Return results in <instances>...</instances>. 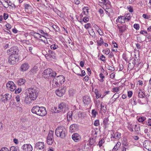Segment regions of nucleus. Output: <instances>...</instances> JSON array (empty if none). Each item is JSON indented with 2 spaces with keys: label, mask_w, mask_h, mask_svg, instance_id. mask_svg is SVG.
<instances>
[{
  "label": "nucleus",
  "mask_w": 151,
  "mask_h": 151,
  "mask_svg": "<svg viewBox=\"0 0 151 151\" xmlns=\"http://www.w3.org/2000/svg\"><path fill=\"white\" fill-rule=\"evenodd\" d=\"M72 138L75 141L77 142L80 139V136L78 134L75 133L72 135Z\"/></svg>",
  "instance_id": "obj_22"
},
{
  "label": "nucleus",
  "mask_w": 151,
  "mask_h": 151,
  "mask_svg": "<svg viewBox=\"0 0 151 151\" xmlns=\"http://www.w3.org/2000/svg\"><path fill=\"white\" fill-rule=\"evenodd\" d=\"M15 98L16 101L17 102H19L20 101V96H19V95H17L15 97Z\"/></svg>",
  "instance_id": "obj_62"
},
{
  "label": "nucleus",
  "mask_w": 151,
  "mask_h": 151,
  "mask_svg": "<svg viewBox=\"0 0 151 151\" xmlns=\"http://www.w3.org/2000/svg\"><path fill=\"white\" fill-rule=\"evenodd\" d=\"M73 112L72 111H69L68 113V120L70 121L72 118Z\"/></svg>",
  "instance_id": "obj_29"
},
{
  "label": "nucleus",
  "mask_w": 151,
  "mask_h": 151,
  "mask_svg": "<svg viewBox=\"0 0 151 151\" xmlns=\"http://www.w3.org/2000/svg\"><path fill=\"white\" fill-rule=\"evenodd\" d=\"M134 126L133 125H132V124H130L128 125V129L131 132H133L134 131L133 129L134 128Z\"/></svg>",
  "instance_id": "obj_43"
},
{
  "label": "nucleus",
  "mask_w": 151,
  "mask_h": 151,
  "mask_svg": "<svg viewBox=\"0 0 151 151\" xmlns=\"http://www.w3.org/2000/svg\"><path fill=\"white\" fill-rule=\"evenodd\" d=\"M21 91V88H18V89L15 90V93H19Z\"/></svg>",
  "instance_id": "obj_54"
},
{
  "label": "nucleus",
  "mask_w": 151,
  "mask_h": 151,
  "mask_svg": "<svg viewBox=\"0 0 151 151\" xmlns=\"http://www.w3.org/2000/svg\"><path fill=\"white\" fill-rule=\"evenodd\" d=\"M91 99L89 96H86L83 97V101L85 104L87 105L90 104Z\"/></svg>",
  "instance_id": "obj_13"
},
{
  "label": "nucleus",
  "mask_w": 151,
  "mask_h": 151,
  "mask_svg": "<svg viewBox=\"0 0 151 151\" xmlns=\"http://www.w3.org/2000/svg\"><path fill=\"white\" fill-rule=\"evenodd\" d=\"M88 7H84L83 9L84 14L86 15H87L88 14Z\"/></svg>",
  "instance_id": "obj_40"
},
{
  "label": "nucleus",
  "mask_w": 151,
  "mask_h": 151,
  "mask_svg": "<svg viewBox=\"0 0 151 151\" xmlns=\"http://www.w3.org/2000/svg\"><path fill=\"white\" fill-rule=\"evenodd\" d=\"M133 27L136 30H138L139 28V24H135L134 25Z\"/></svg>",
  "instance_id": "obj_53"
},
{
  "label": "nucleus",
  "mask_w": 151,
  "mask_h": 151,
  "mask_svg": "<svg viewBox=\"0 0 151 151\" xmlns=\"http://www.w3.org/2000/svg\"><path fill=\"white\" fill-rule=\"evenodd\" d=\"M55 134L57 137L64 139L66 135V130L63 127H59L55 129Z\"/></svg>",
  "instance_id": "obj_4"
},
{
  "label": "nucleus",
  "mask_w": 151,
  "mask_h": 151,
  "mask_svg": "<svg viewBox=\"0 0 151 151\" xmlns=\"http://www.w3.org/2000/svg\"><path fill=\"white\" fill-rule=\"evenodd\" d=\"M8 17V15L7 14L4 13V14L3 17L5 20L7 19Z\"/></svg>",
  "instance_id": "obj_61"
},
{
  "label": "nucleus",
  "mask_w": 151,
  "mask_h": 151,
  "mask_svg": "<svg viewBox=\"0 0 151 151\" xmlns=\"http://www.w3.org/2000/svg\"><path fill=\"white\" fill-rule=\"evenodd\" d=\"M121 133L116 132L114 134L113 136V138L116 139H119L121 137Z\"/></svg>",
  "instance_id": "obj_30"
},
{
  "label": "nucleus",
  "mask_w": 151,
  "mask_h": 151,
  "mask_svg": "<svg viewBox=\"0 0 151 151\" xmlns=\"http://www.w3.org/2000/svg\"><path fill=\"white\" fill-rule=\"evenodd\" d=\"M96 42L97 44H98V46H101V45L104 43L103 40L101 37L100 38L99 40H97Z\"/></svg>",
  "instance_id": "obj_36"
},
{
  "label": "nucleus",
  "mask_w": 151,
  "mask_h": 151,
  "mask_svg": "<svg viewBox=\"0 0 151 151\" xmlns=\"http://www.w3.org/2000/svg\"><path fill=\"white\" fill-rule=\"evenodd\" d=\"M45 146L44 143L43 142H38L35 144V147L37 149L42 150L44 148Z\"/></svg>",
  "instance_id": "obj_12"
},
{
  "label": "nucleus",
  "mask_w": 151,
  "mask_h": 151,
  "mask_svg": "<svg viewBox=\"0 0 151 151\" xmlns=\"http://www.w3.org/2000/svg\"><path fill=\"white\" fill-rule=\"evenodd\" d=\"M68 109L67 105L65 103L61 102L59 105L58 107H55L54 112L55 113H59L62 112L65 113Z\"/></svg>",
  "instance_id": "obj_6"
},
{
  "label": "nucleus",
  "mask_w": 151,
  "mask_h": 151,
  "mask_svg": "<svg viewBox=\"0 0 151 151\" xmlns=\"http://www.w3.org/2000/svg\"><path fill=\"white\" fill-rule=\"evenodd\" d=\"M81 74H80V76H85L86 74L85 71L84 70H82L81 71Z\"/></svg>",
  "instance_id": "obj_60"
},
{
  "label": "nucleus",
  "mask_w": 151,
  "mask_h": 151,
  "mask_svg": "<svg viewBox=\"0 0 151 151\" xmlns=\"http://www.w3.org/2000/svg\"><path fill=\"white\" fill-rule=\"evenodd\" d=\"M94 125L96 126H98L99 124V120H96L94 123Z\"/></svg>",
  "instance_id": "obj_51"
},
{
  "label": "nucleus",
  "mask_w": 151,
  "mask_h": 151,
  "mask_svg": "<svg viewBox=\"0 0 151 151\" xmlns=\"http://www.w3.org/2000/svg\"><path fill=\"white\" fill-rule=\"evenodd\" d=\"M18 85L21 86L24 85L25 83V80L23 78H20L19 79L17 82Z\"/></svg>",
  "instance_id": "obj_23"
},
{
  "label": "nucleus",
  "mask_w": 151,
  "mask_h": 151,
  "mask_svg": "<svg viewBox=\"0 0 151 151\" xmlns=\"http://www.w3.org/2000/svg\"><path fill=\"white\" fill-rule=\"evenodd\" d=\"M109 119L108 118H106L104 119L103 121V124L104 125L105 129L108 127L109 125Z\"/></svg>",
  "instance_id": "obj_24"
},
{
  "label": "nucleus",
  "mask_w": 151,
  "mask_h": 151,
  "mask_svg": "<svg viewBox=\"0 0 151 151\" xmlns=\"http://www.w3.org/2000/svg\"><path fill=\"white\" fill-rule=\"evenodd\" d=\"M17 55H11L9 58L8 63L10 65H14L16 63Z\"/></svg>",
  "instance_id": "obj_8"
},
{
  "label": "nucleus",
  "mask_w": 151,
  "mask_h": 151,
  "mask_svg": "<svg viewBox=\"0 0 151 151\" xmlns=\"http://www.w3.org/2000/svg\"><path fill=\"white\" fill-rule=\"evenodd\" d=\"M16 88V87L14 85H13V86H12L11 88H10L9 89L10 90V91H14L15 90Z\"/></svg>",
  "instance_id": "obj_58"
},
{
  "label": "nucleus",
  "mask_w": 151,
  "mask_h": 151,
  "mask_svg": "<svg viewBox=\"0 0 151 151\" xmlns=\"http://www.w3.org/2000/svg\"><path fill=\"white\" fill-rule=\"evenodd\" d=\"M38 31L40 33L42 34L43 35H42V36L44 38H46V37H45V36H47L48 34L47 33L44 32L43 30H39Z\"/></svg>",
  "instance_id": "obj_35"
},
{
  "label": "nucleus",
  "mask_w": 151,
  "mask_h": 151,
  "mask_svg": "<svg viewBox=\"0 0 151 151\" xmlns=\"http://www.w3.org/2000/svg\"><path fill=\"white\" fill-rule=\"evenodd\" d=\"M24 102L26 104H29L30 103V102L29 101V99L28 96H27L25 98Z\"/></svg>",
  "instance_id": "obj_47"
},
{
  "label": "nucleus",
  "mask_w": 151,
  "mask_h": 151,
  "mask_svg": "<svg viewBox=\"0 0 151 151\" xmlns=\"http://www.w3.org/2000/svg\"><path fill=\"white\" fill-rule=\"evenodd\" d=\"M144 147L149 151H151V142L149 140H145L144 142Z\"/></svg>",
  "instance_id": "obj_11"
},
{
  "label": "nucleus",
  "mask_w": 151,
  "mask_h": 151,
  "mask_svg": "<svg viewBox=\"0 0 151 151\" xmlns=\"http://www.w3.org/2000/svg\"><path fill=\"white\" fill-rule=\"evenodd\" d=\"M138 95L139 98H143L145 96V94L141 90H139L138 93Z\"/></svg>",
  "instance_id": "obj_31"
},
{
  "label": "nucleus",
  "mask_w": 151,
  "mask_h": 151,
  "mask_svg": "<svg viewBox=\"0 0 151 151\" xmlns=\"http://www.w3.org/2000/svg\"><path fill=\"white\" fill-rule=\"evenodd\" d=\"M101 110L104 113L106 112V107H104V106H102L101 104Z\"/></svg>",
  "instance_id": "obj_50"
},
{
  "label": "nucleus",
  "mask_w": 151,
  "mask_h": 151,
  "mask_svg": "<svg viewBox=\"0 0 151 151\" xmlns=\"http://www.w3.org/2000/svg\"><path fill=\"white\" fill-rule=\"evenodd\" d=\"M31 111L32 113L40 116H44L47 113L45 107L43 106L40 107L37 105L33 106Z\"/></svg>",
  "instance_id": "obj_1"
},
{
  "label": "nucleus",
  "mask_w": 151,
  "mask_h": 151,
  "mask_svg": "<svg viewBox=\"0 0 151 151\" xmlns=\"http://www.w3.org/2000/svg\"><path fill=\"white\" fill-rule=\"evenodd\" d=\"M57 73L51 69L48 68L45 70L42 73V76L46 79H49L55 76Z\"/></svg>",
  "instance_id": "obj_5"
},
{
  "label": "nucleus",
  "mask_w": 151,
  "mask_h": 151,
  "mask_svg": "<svg viewBox=\"0 0 151 151\" xmlns=\"http://www.w3.org/2000/svg\"><path fill=\"white\" fill-rule=\"evenodd\" d=\"M53 131L50 130L47 137V142L49 145H52L54 141Z\"/></svg>",
  "instance_id": "obj_7"
},
{
  "label": "nucleus",
  "mask_w": 151,
  "mask_h": 151,
  "mask_svg": "<svg viewBox=\"0 0 151 151\" xmlns=\"http://www.w3.org/2000/svg\"><path fill=\"white\" fill-rule=\"evenodd\" d=\"M134 131L137 134H139L140 132V129L139 125H135L134 126Z\"/></svg>",
  "instance_id": "obj_25"
},
{
  "label": "nucleus",
  "mask_w": 151,
  "mask_h": 151,
  "mask_svg": "<svg viewBox=\"0 0 151 151\" xmlns=\"http://www.w3.org/2000/svg\"><path fill=\"white\" fill-rule=\"evenodd\" d=\"M48 52L49 53L50 55H51L50 56L53 59H55V54L54 52L49 50L48 51Z\"/></svg>",
  "instance_id": "obj_32"
},
{
  "label": "nucleus",
  "mask_w": 151,
  "mask_h": 151,
  "mask_svg": "<svg viewBox=\"0 0 151 151\" xmlns=\"http://www.w3.org/2000/svg\"><path fill=\"white\" fill-rule=\"evenodd\" d=\"M9 52L10 54H11V55H17L18 53V51L17 49L16 48V47H13L11 48L9 50Z\"/></svg>",
  "instance_id": "obj_15"
},
{
  "label": "nucleus",
  "mask_w": 151,
  "mask_h": 151,
  "mask_svg": "<svg viewBox=\"0 0 151 151\" xmlns=\"http://www.w3.org/2000/svg\"><path fill=\"white\" fill-rule=\"evenodd\" d=\"M91 147L92 146H91V145H90V144L88 143V141L84 145V149H89L90 148H91Z\"/></svg>",
  "instance_id": "obj_42"
},
{
  "label": "nucleus",
  "mask_w": 151,
  "mask_h": 151,
  "mask_svg": "<svg viewBox=\"0 0 151 151\" xmlns=\"http://www.w3.org/2000/svg\"><path fill=\"white\" fill-rule=\"evenodd\" d=\"M97 114V112L95 110V109H93L92 111V114L93 115V116L94 117L96 116V114Z\"/></svg>",
  "instance_id": "obj_52"
},
{
  "label": "nucleus",
  "mask_w": 151,
  "mask_h": 151,
  "mask_svg": "<svg viewBox=\"0 0 151 151\" xmlns=\"http://www.w3.org/2000/svg\"><path fill=\"white\" fill-rule=\"evenodd\" d=\"M29 97L31 101L35 100L37 98L39 92V88H29L28 89Z\"/></svg>",
  "instance_id": "obj_3"
},
{
  "label": "nucleus",
  "mask_w": 151,
  "mask_h": 151,
  "mask_svg": "<svg viewBox=\"0 0 151 151\" xmlns=\"http://www.w3.org/2000/svg\"><path fill=\"white\" fill-rule=\"evenodd\" d=\"M66 88L64 87L60 90H58L56 91V94L59 96H62L65 92Z\"/></svg>",
  "instance_id": "obj_10"
},
{
  "label": "nucleus",
  "mask_w": 151,
  "mask_h": 151,
  "mask_svg": "<svg viewBox=\"0 0 151 151\" xmlns=\"http://www.w3.org/2000/svg\"><path fill=\"white\" fill-rule=\"evenodd\" d=\"M88 142V143L90 144V145H91V146L92 145H94L96 142L95 139L93 138H90Z\"/></svg>",
  "instance_id": "obj_27"
},
{
  "label": "nucleus",
  "mask_w": 151,
  "mask_h": 151,
  "mask_svg": "<svg viewBox=\"0 0 151 151\" xmlns=\"http://www.w3.org/2000/svg\"><path fill=\"white\" fill-rule=\"evenodd\" d=\"M37 71V68L36 66H34L30 70V72L33 74H35L36 73Z\"/></svg>",
  "instance_id": "obj_37"
},
{
  "label": "nucleus",
  "mask_w": 151,
  "mask_h": 151,
  "mask_svg": "<svg viewBox=\"0 0 151 151\" xmlns=\"http://www.w3.org/2000/svg\"><path fill=\"white\" fill-rule=\"evenodd\" d=\"M13 85H14V83L12 81H9L7 83L6 87L8 89H9Z\"/></svg>",
  "instance_id": "obj_33"
},
{
  "label": "nucleus",
  "mask_w": 151,
  "mask_h": 151,
  "mask_svg": "<svg viewBox=\"0 0 151 151\" xmlns=\"http://www.w3.org/2000/svg\"><path fill=\"white\" fill-rule=\"evenodd\" d=\"M65 77L63 75H60L55 77L52 82V86L56 88L60 86L65 81Z\"/></svg>",
  "instance_id": "obj_2"
},
{
  "label": "nucleus",
  "mask_w": 151,
  "mask_h": 151,
  "mask_svg": "<svg viewBox=\"0 0 151 151\" xmlns=\"http://www.w3.org/2000/svg\"><path fill=\"white\" fill-rule=\"evenodd\" d=\"M75 73L77 75L80 76V73L81 71V69L79 67H78L75 68L74 69Z\"/></svg>",
  "instance_id": "obj_28"
},
{
  "label": "nucleus",
  "mask_w": 151,
  "mask_h": 151,
  "mask_svg": "<svg viewBox=\"0 0 151 151\" xmlns=\"http://www.w3.org/2000/svg\"><path fill=\"white\" fill-rule=\"evenodd\" d=\"M121 144V143L120 142H118L117 144L114 146L113 150H117L118 148L120 147Z\"/></svg>",
  "instance_id": "obj_39"
},
{
  "label": "nucleus",
  "mask_w": 151,
  "mask_h": 151,
  "mask_svg": "<svg viewBox=\"0 0 151 151\" xmlns=\"http://www.w3.org/2000/svg\"><path fill=\"white\" fill-rule=\"evenodd\" d=\"M84 27L86 29H88L89 28H91V24L90 23H88L87 24H85L84 25Z\"/></svg>",
  "instance_id": "obj_48"
},
{
  "label": "nucleus",
  "mask_w": 151,
  "mask_h": 151,
  "mask_svg": "<svg viewBox=\"0 0 151 151\" xmlns=\"http://www.w3.org/2000/svg\"><path fill=\"white\" fill-rule=\"evenodd\" d=\"M118 28L119 29V32L121 35L122 34L123 32L125 31L127 29V27L126 25H123L121 26H118Z\"/></svg>",
  "instance_id": "obj_14"
},
{
  "label": "nucleus",
  "mask_w": 151,
  "mask_h": 151,
  "mask_svg": "<svg viewBox=\"0 0 151 151\" xmlns=\"http://www.w3.org/2000/svg\"><path fill=\"white\" fill-rule=\"evenodd\" d=\"M11 97V95L7 93L4 95L2 101L5 102V101H7L9 100Z\"/></svg>",
  "instance_id": "obj_20"
},
{
  "label": "nucleus",
  "mask_w": 151,
  "mask_h": 151,
  "mask_svg": "<svg viewBox=\"0 0 151 151\" xmlns=\"http://www.w3.org/2000/svg\"><path fill=\"white\" fill-rule=\"evenodd\" d=\"M147 125L148 126H151V119H149L148 120Z\"/></svg>",
  "instance_id": "obj_64"
},
{
  "label": "nucleus",
  "mask_w": 151,
  "mask_h": 151,
  "mask_svg": "<svg viewBox=\"0 0 151 151\" xmlns=\"http://www.w3.org/2000/svg\"><path fill=\"white\" fill-rule=\"evenodd\" d=\"M106 9H105L106 12L110 14L112 12V10L111 9V4L104 5Z\"/></svg>",
  "instance_id": "obj_16"
},
{
  "label": "nucleus",
  "mask_w": 151,
  "mask_h": 151,
  "mask_svg": "<svg viewBox=\"0 0 151 151\" xmlns=\"http://www.w3.org/2000/svg\"><path fill=\"white\" fill-rule=\"evenodd\" d=\"M22 151H32L33 148L30 144H26L23 145L22 147Z\"/></svg>",
  "instance_id": "obj_9"
},
{
  "label": "nucleus",
  "mask_w": 151,
  "mask_h": 151,
  "mask_svg": "<svg viewBox=\"0 0 151 151\" xmlns=\"http://www.w3.org/2000/svg\"><path fill=\"white\" fill-rule=\"evenodd\" d=\"M51 49L54 50L58 48V46L57 45H56L55 44L51 45L50 46Z\"/></svg>",
  "instance_id": "obj_46"
},
{
  "label": "nucleus",
  "mask_w": 151,
  "mask_h": 151,
  "mask_svg": "<svg viewBox=\"0 0 151 151\" xmlns=\"http://www.w3.org/2000/svg\"><path fill=\"white\" fill-rule=\"evenodd\" d=\"M31 7L28 4H26L25 6L24 9L25 11L29 13V9H31Z\"/></svg>",
  "instance_id": "obj_38"
},
{
  "label": "nucleus",
  "mask_w": 151,
  "mask_h": 151,
  "mask_svg": "<svg viewBox=\"0 0 151 151\" xmlns=\"http://www.w3.org/2000/svg\"><path fill=\"white\" fill-rule=\"evenodd\" d=\"M124 17V19L125 22L126 21H129L131 17V16L129 15L128 14H127L126 15H125V16Z\"/></svg>",
  "instance_id": "obj_41"
},
{
  "label": "nucleus",
  "mask_w": 151,
  "mask_h": 151,
  "mask_svg": "<svg viewBox=\"0 0 151 151\" xmlns=\"http://www.w3.org/2000/svg\"><path fill=\"white\" fill-rule=\"evenodd\" d=\"M75 93V91L73 89H70L69 91V95L70 96H73Z\"/></svg>",
  "instance_id": "obj_34"
},
{
  "label": "nucleus",
  "mask_w": 151,
  "mask_h": 151,
  "mask_svg": "<svg viewBox=\"0 0 151 151\" xmlns=\"http://www.w3.org/2000/svg\"><path fill=\"white\" fill-rule=\"evenodd\" d=\"M29 68V65L27 63H25L23 64L21 67V70L24 71L27 70Z\"/></svg>",
  "instance_id": "obj_17"
},
{
  "label": "nucleus",
  "mask_w": 151,
  "mask_h": 151,
  "mask_svg": "<svg viewBox=\"0 0 151 151\" xmlns=\"http://www.w3.org/2000/svg\"><path fill=\"white\" fill-rule=\"evenodd\" d=\"M105 57L103 55H102L101 56L100 58L101 60L103 61H105Z\"/></svg>",
  "instance_id": "obj_63"
},
{
  "label": "nucleus",
  "mask_w": 151,
  "mask_h": 151,
  "mask_svg": "<svg viewBox=\"0 0 151 151\" xmlns=\"http://www.w3.org/2000/svg\"><path fill=\"white\" fill-rule=\"evenodd\" d=\"M107 68L108 70L111 71H114V68L112 66L109 65L108 67Z\"/></svg>",
  "instance_id": "obj_55"
},
{
  "label": "nucleus",
  "mask_w": 151,
  "mask_h": 151,
  "mask_svg": "<svg viewBox=\"0 0 151 151\" xmlns=\"http://www.w3.org/2000/svg\"><path fill=\"white\" fill-rule=\"evenodd\" d=\"M101 1H102V3H104V5L111 4L110 2L108 0H101Z\"/></svg>",
  "instance_id": "obj_44"
},
{
  "label": "nucleus",
  "mask_w": 151,
  "mask_h": 151,
  "mask_svg": "<svg viewBox=\"0 0 151 151\" xmlns=\"http://www.w3.org/2000/svg\"><path fill=\"white\" fill-rule=\"evenodd\" d=\"M104 139L103 138L99 142L97 145H99L100 147L102 146V145L104 143Z\"/></svg>",
  "instance_id": "obj_45"
},
{
  "label": "nucleus",
  "mask_w": 151,
  "mask_h": 151,
  "mask_svg": "<svg viewBox=\"0 0 151 151\" xmlns=\"http://www.w3.org/2000/svg\"><path fill=\"white\" fill-rule=\"evenodd\" d=\"M32 35L35 38L37 39V40H40L42 42H44V40L42 39H40L38 38V37L39 36V38L41 37V35H40L39 33H34L33 34H32Z\"/></svg>",
  "instance_id": "obj_19"
},
{
  "label": "nucleus",
  "mask_w": 151,
  "mask_h": 151,
  "mask_svg": "<svg viewBox=\"0 0 151 151\" xmlns=\"http://www.w3.org/2000/svg\"><path fill=\"white\" fill-rule=\"evenodd\" d=\"M124 18V17L123 16H119L118 17L116 22H119L121 23H124L125 22Z\"/></svg>",
  "instance_id": "obj_21"
},
{
  "label": "nucleus",
  "mask_w": 151,
  "mask_h": 151,
  "mask_svg": "<svg viewBox=\"0 0 151 151\" xmlns=\"http://www.w3.org/2000/svg\"><path fill=\"white\" fill-rule=\"evenodd\" d=\"M119 87H114L113 88V90L114 92H117L119 90Z\"/></svg>",
  "instance_id": "obj_57"
},
{
  "label": "nucleus",
  "mask_w": 151,
  "mask_h": 151,
  "mask_svg": "<svg viewBox=\"0 0 151 151\" xmlns=\"http://www.w3.org/2000/svg\"><path fill=\"white\" fill-rule=\"evenodd\" d=\"M0 151H9V150L8 148L4 147L1 148Z\"/></svg>",
  "instance_id": "obj_56"
},
{
  "label": "nucleus",
  "mask_w": 151,
  "mask_h": 151,
  "mask_svg": "<svg viewBox=\"0 0 151 151\" xmlns=\"http://www.w3.org/2000/svg\"><path fill=\"white\" fill-rule=\"evenodd\" d=\"M77 125L76 124H73L70 127V131L71 132H75L77 129Z\"/></svg>",
  "instance_id": "obj_18"
},
{
  "label": "nucleus",
  "mask_w": 151,
  "mask_h": 151,
  "mask_svg": "<svg viewBox=\"0 0 151 151\" xmlns=\"http://www.w3.org/2000/svg\"><path fill=\"white\" fill-rule=\"evenodd\" d=\"M83 21L84 22H87L89 21V19L88 17H84L83 18Z\"/></svg>",
  "instance_id": "obj_59"
},
{
  "label": "nucleus",
  "mask_w": 151,
  "mask_h": 151,
  "mask_svg": "<svg viewBox=\"0 0 151 151\" xmlns=\"http://www.w3.org/2000/svg\"><path fill=\"white\" fill-rule=\"evenodd\" d=\"M89 34L92 37L95 38L96 37L95 33L92 29L88 30Z\"/></svg>",
  "instance_id": "obj_26"
},
{
  "label": "nucleus",
  "mask_w": 151,
  "mask_h": 151,
  "mask_svg": "<svg viewBox=\"0 0 151 151\" xmlns=\"http://www.w3.org/2000/svg\"><path fill=\"white\" fill-rule=\"evenodd\" d=\"M95 28H96V30H97V32L99 33V34L100 35H102V34H101L100 33V31H101V30L99 29V27L98 26L96 25V26H95Z\"/></svg>",
  "instance_id": "obj_49"
}]
</instances>
